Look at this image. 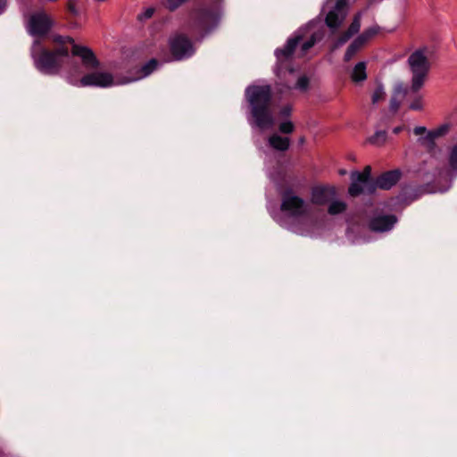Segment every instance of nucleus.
Segmentation results:
<instances>
[{
  "label": "nucleus",
  "mask_w": 457,
  "mask_h": 457,
  "mask_svg": "<svg viewBox=\"0 0 457 457\" xmlns=\"http://www.w3.org/2000/svg\"><path fill=\"white\" fill-rule=\"evenodd\" d=\"M308 202H270L267 209L281 226L288 227L304 218L308 212Z\"/></svg>",
  "instance_id": "1"
},
{
  "label": "nucleus",
  "mask_w": 457,
  "mask_h": 457,
  "mask_svg": "<svg viewBox=\"0 0 457 457\" xmlns=\"http://www.w3.org/2000/svg\"><path fill=\"white\" fill-rule=\"evenodd\" d=\"M397 220L394 214L389 213L386 202L369 206L368 225L370 230L380 233L390 231Z\"/></svg>",
  "instance_id": "2"
},
{
  "label": "nucleus",
  "mask_w": 457,
  "mask_h": 457,
  "mask_svg": "<svg viewBox=\"0 0 457 457\" xmlns=\"http://www.w3.org/2000/svg\"><path fill=\"white\" fill-rule=\"evenodd\" d=\"M345 202H331L328 206V212L330 214H338L345 210Z\"/></svg>",
  "instance_id": "3"
}]
</instances>
